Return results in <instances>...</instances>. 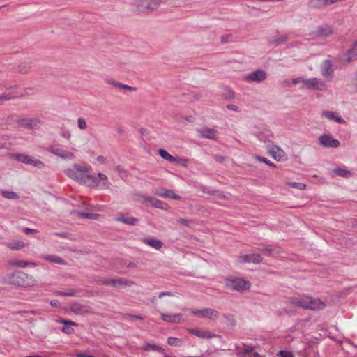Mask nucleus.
<instances>
[{
  "label": "nucleus",
  "mask_w": 357,
  "mask_h": 357,
  "mask_svg": "<svg viewBox=\"0 0 357 357\" xmlns=\"http://www.w3.org/2000/svg\"><path fill=\"white\" fill-rule=\"evenodd\" d=\"M91 172L92 167L90 165L78 163H75L64 170L68 177L88 187L95 183Z\"/></svg>",
  "instance_id": "obj_1"
},
{
  "label": "nucleus",
  "mask_w": 357,
  "mask_h": 357,
  "mask_svg": "<svg viewBox=\"0 0 357 357\" xmlns=\"http://www.w3.org/2000/svg\"><path fill=\"white\" fill-rule=\"evenodd\" d=\"M162 3V0H132L130 8L135 15H148L156 12Z\"/></svg>",
  "instance_id": "obj_2"
},
{
  "label": "nucleus",
  "mask_w": 357,
  "mask_h": 357,
  "mask_svg": "<svg viewBox=\"0 0 357 357\" xmlns=\"http://www.w3.org/2000/svg\"><path fill=\"white\" fill-rule=\"evenodd\" d=\"M8 282L10 285L28 289L37 284V280L32 275L28 274L22 271H15L8 275Z\"/></svg>",
  "instance_id": "obj_3"
},
{
  "label": "nucleus",
  "mask_w": 357,
  "mask_h": 357,
  "mask_svg": "<svg viewBox=\"0 0 357 357\" xmlns=\"http://www.w3.org/2000/svg\"><path fill=\"white\" fill-rule=\"evenodd\" d=\"M289 302L294 307L311 310H321L326 307V304L320 299L307 296L291 297Z\"/></svg>",
  "instance_id": "obj_4"
},
{
  "label": "nucleus",
  "mask_w": 357,
  "mask_h": 357,
  "mask_svg": "<svg viewBox=\"0 0 357 357\" xmlns=\"http://www.w3.org/2000/svg\"><path fill=\"white\" fill-rule=\"evenodd\" d=\"M222 283L225 289L240 293L249 290L251 286L250 281L235 276L222 278Z\"/></svg>",
  "instance_id": "obj_5"
},
{
  "label": "nucleus",
  "mask_w": 357,
  "mask_h": 357,
  "mask_svg": "<svg viewBox=\"0 0 357 357\" xmlns=\"http://www.w3.org/2000/svg\"><path fill=\"white\" fill-rule=\"evenodd\" d=\"M265 148L268 153L276 161L281 162L287 160V155L281 147L273 144H267Z\"/></svg>",
  "instance_id": "obj_6"
},
{
  "label": "nucleus",
  "mask_w": 357,
  "mask_h": 357,
  "mask_svg": "<svg viewBox=\"0 0 357 357\" xmlns=\"http://www.w3.org/2000/svg\"><path fill=\"white\" fill-rule=\"evenodd\" d=\"M190 313L199 318H206L211 320H215L219 317V312L212 308H192L190 310Z\"/></svg>",
  "instance_id": "obj_7"
},
{
  "label": "nucleus",
  "mask_w": 357,
  "mask_h": 357,
  "mask_svg": "<svg viewBox=\"0 0 357 357\" xmlns=\"http://www.w3.org/2000/svg\"><path fill=\"white\" fill-rule=\"evenodd\" d=\"M302 89L324 91L327 89V85L321 79L312 77L304 82V86H302Z\"/></svg>",
  "instance_id": "obj_8"
},
{
  "label": "nucleus",
  "mask_w": 357,
  "mask_h": 357,
  "mask_svg": "<svg viewBox=\"0 0 357 357\" xmlns=\"http://www.w3.org/2000/svg\"><path fill=\"white\" fill-rule=\"evenodd\" d=\"M94 185H89L90 188H99L101 190H110L112 183L109 181L107 176L103 173H98V176L93 175Z\"/></svg>",
  "instance_id": "obj_9"
},
{
  "label": "nucleus",
  "mask_w": 357,
  "mask_h": 357,
  "mask_svg": "<svg viewBox=\"0 0 357 357\" xmlns=\"http://www.w3.org/2000/svg\"><path fill=\"white\" fill-rule=\"evenodd\" d=\"M197 132L199 138L215 140L219 137V132L213 128L204 126L197 129Z\"/></svg>",
  "instance_id": "obj_10"
},
{
  "label": "nucleus",
  "mask_w": 357,
  "mask_h": 357,
  "mask_svg": "<svg viewBox=\"0 0 357 357\" xmlns=\"http://www.w3.org/2000/svg\"><path fill=\"white\" fill-rule=\"evenodd\" d=\"M318 141L319 144L325 148H337L340 146L339 140L334 139L330 134L320 135Z\"/></svg>",
  "instance_id": "obj_11"
},
{
  "label": "nucleus",
  "mask_w": 357,
  "mask_h": 357,
  "mask_svg": "<svg viewBox=\"0 0 357 357\" xmlns=\"http://www.w3.org/2000/svg\"><path fill=\"white\" fill-rule=\"evenodd\" d=\"M334 30L332 26L325 24L317 27L312 33L316 38L324 39L332 36Z\"/></svg>",
  "instance_id": "obj_12"
},
{
  "label": "nucleus",
  "mask_w": 357,
  "mask_h": 357,
  "mask_svg": "<svg viewBox=\"0 0 357 357\" xmlns=\"http://www.w3.org/2000/svg\"><path fill=\"white\" fill-rule=\"evenodd\" d=\"M48 151L64 160H73L75 158V155L73 152L65 150L59 146H52L49 147Z\"/></svg>",
  "instance_id": "obj_13"
},
{
  "label": "nucleus",
  "mask_w": 357,
  "mask_h": 357,
  "mask_svg": "<svg viewBox=\"0 0 357 357\" xmlns=\"http://www.w3.org/2000/svg\"><path fill=\"white\" fill-rule=\"evenodd\" d=\"M267 77L266 73L263 70H257L246 74L243 77V79L246 82H261Z\"/></svg>",
  "instance_id": "obj_14"
},
{
  "label": "nucleus",
  "mask_w": 357,
  "mask_h": 357,
  "mask_svg": "<svg viewBox=\"0 0 357 357\" xmlns=\"http://www.w3.org/2000/svg\"><path fill=\"white\" fill-rule=\"evenodd\" d=\"M161 319L170 324H181L185 321L183 314L181 313H162Z\"/></svg>",
  "instance_id": "obj_15"
},
{
  "label": "nucleus",
  "mask_w": 357,
  "mask_h": 357,
  "mask_svg": "<svg viewBox=\"0 0 357 357\" xmlns=\"http://www.w3.org/2000/svg\"><path fill=\"white\" fill-rule=\"evenodd\" d=\"M22 96V93L18 91L16 86L8 89L3 94L0 95V103L11 99L17 98Z\"/></svg>",
  "instance_id": "obj_16"
},
{
  "label": "nucleus",
  "mask_w": 357,
  "mask_h": 357,
  "mask_svg": "<svg viewBox=\"0 0 357 357\" xmlns=\"http://www.w3.org/2000/svg\"><path fill=\"white\" fill-rule=\"evenodd\" d=\"M237 261L240 264L244 263H255L259 264L261 262L262 257L259 254H248V255H241L238 257Z\"/></svg>",
  "instance_id": "obj_17"
},
{
  "label": "nucleus",
  "mask_w": 357,
  "mask_h": 357,
  "mask_svg": "<svg viewBox=\"0 0 357 357\" xmlns=\"http://www.w3.org/2000/svg\"><path fill=\"white\" fill-rule=\"evenodd\" d=\"M188 331L190 334L202 339L220 337L219 335L201 328H191Z\"/></svg>",
  "instance_id": "obj_18"
},
{
  "label": "nucleus",
  "mask_w": 357,
  "mask_h": 357,
  "mask_svg": "<svg viewBox=\"0 0 357 357\" xmlns=\"http://www.w3.org/2000/svg\"><path fill=\"white\" fill-rule=\"evenodd\" d=\"M143 203L148 204L153 207L166 211L170 208L167 204L151 197H146L144 199Z\"/></svg>",
  "instance_id": "obj_19"
},
{
  "label": "nucleus",
  "mask_w": 357,
  "mask_h": 357,
  "mask_svg": "<svg viewBox=\"0 0 357 357\" xmlns=\"http://www.w3.org/2000/svg\"><path fill=\"white\" fill-rule=\"evenodd\" d=\"M332 63L329 60L323 61L321 66V73L325 78H331L333 77Z\"/></svg>",
  "instance_id": "obj_20"
},
{
  "label": "nucleus",
  "mask_w": 357,
  "mask_h": 357,
  "mask_svg": "<svg viewBox=\"0 0 357 357\" xmlns=\"http://www.w3.org/2000/svg\"><path fill=\"white\" fill-rule=\"evenodd\" d=\"M26 244L21 241L14 239L6 243V246L13 251L22 250L26 247Z\"/></svg>",
  "instance_id": "obj_21"
},
{
  "label": "nucleus",
  "mask_w": 357,
  "mask_h": 357,
  "mask_svg": "<svg viewBox=\"0 0 357 357\" xmlns=\"http://www.w3.org/2000/svg\"><path fill=\"white\" fill-rule=\"evenodd\" d=\"M142 242L148 246L157 250H160L163 246V243L161 241L153 237L145 238L142 239Z\"/></svg>",
  "instance_id": "obj_22"
},
{
  "label": "nucleus",
  "mask_w": 357,
  "mask_h": 357,
  "mask_svg": "<svg viewBox=\"0 0 357 357\" xmlns=\"http://www.w3.org/2000/svg\"><path fill=\"white\" fill-rule=\"evenodd\" d=\"M70 310L74 313L80 314H89L91 312V309L89 306L77 303L71 305Z\"/></svg>",
  "instance_id": "obj_23"
},
{
  "label": "nucleus",
  "mask_w": 357,
  "mask_h": 357,
  "mask_svg": "<svg viewBox=\"0 0 357 357\" xmlns=\"http://www.w3.org/2000/svg\"><path fill=\"white\" fill-rule=\"evenodd\" d=\"M115 220L130 225H136L139 222L138 219L126 214H121L115 218Z\"/></svg>",
  "instance_id": "obj_24"
},
{
  "label": "nucleus",
  "mask_w": 357,
  "mask_h": 357,
  "mask_svg": "<svg viewBox=\"0 0 357 357\" xmlns=\"http://www.w3.org/2000/svg\"><path fill=\"white\" fill-rule=\"evenodd\" d=\"M357 59V43L342 57V61L348 63Z\"/></svg>",
  "instance_id": "obj_25"
},
{
  "label": "nucleus",
  "mask_w": 357,
  "mask_h": 357,
  "mask_svg": "<svg viewBox=\"0 0 357 357\" xmlns=\"http://www.w3.org/2000/svg\"><path fill=\"white\" fill-rule=\"evenodd\" d=\"M331 176L333 177L340 176L347 178L352 176V173L351 171L345 168L337 167L331 171Z\"/></svg>",
  "instance_id": "obj_26"
},
{
  "label": "nucleus",
  "mask_w": 357,
  "mask_h": 357,
  "mask_svg": "<svg viewBox=\"0 0 357 357\" xmlns=\"http://www.w3.org/2000/svg\"><path fill=\"white\" fill-rule=\"evenodd\" d=\"M321 116L328 120L335 121L340 123H344L345 121L340 116L337 115V113L332 111H323Z\"/></svg>",
  "instance_id": "obj_27"
},
{
  "label": "nucleus",
  "mask_w": 357,
  "mask_h": 357,
  "mask_svg": "<svg viewBox=\"0 0 357 357\" xmlns=\"http://www.w3.org/2000/svg\"><path fill=\"white\" fill-rule=\"evenodd\" d=\"M40 257L45 261H48L50 263H54L62 265L66 264L65 261L62 258L56 255L45 254L42 255Z\"/></svg>",
  "instance_id": "obj_28"
},
{
  "label": "nucleus",
  "mask_w": 357,
  "mask_h": 357,
  "mask_svg": "<svg viewBox=\"0 0 357 357\" xmlns=\"http://www.w3.org/2000/svg\"><path fill=\"white\" fill-rule=\"evenodd\" d=\"M156 195L161 197L170 198L175 200H179L181 199V196L176 195L173 190H162L160 192H157Z\"/></svg>",
  "instance_id": "obj_29"
},
{
  "label": "nucleus",
  "mask_w": 357,
  "mask_h": 357,
  "mask_svg": "<svg viewBox=\"0 0 357 357\" xmlns=\"http://www.w3.org/2000/svg\"><path fill=\"white\" fill-rule=\"evenodd\" d=\"M58 321L64 324V326L62 328V331L66 334L73 333L74 328H73V326H75L77 325L75 322L71 321H66L65 319H60Z\"/></svg>",
  "instance_id": "obj_30"
},
{
  "label": "nucleus",
  "mask_w": 357,
  "mask_h": 357,
  "mask_svg": "<svg viewBox=\"0 0 357 357\" xmlns=\"http://www.w3.org/2000/svg\"><path fill=\"white\" fill-rule=\"evenodd\" d=\"M289 40L287 34L277 35L270 40V44L274 46H278L285 43Z\"/></svg>",
  "instance_id": "obj_31"
},
{
  "label": "nucleus",
  "mask_w": 357,
  "mask_h": 357,
  "mask_svg": "<svg viewBox=\"0 0 357 357\" xmlns=\"http://www.w3.org/2000/svg\"><path fill=\"white\" fill-rule=\"evenodd\" d=\"M10 264L19 268H26L28 266L36 267L37 264L33 261H26L24 260H14L10 262Z\"/></svg>",
  "instance_id": "obj_32"
},
{
  "label": "nucleus",
  "mask_w": 357,
  "mask_h": 357,
  "mask_svg": "<svg viewBox=\"0 0 357 357\" xmlns=\"http://www.w3.org/2000/svg\"><path fill=\"white\" fill-rule=\"evenodd\" d=\"M333 3L334 0H310V5L314 8H323Z\"/></svg>",
  "instance_id": "obj_33"
},
{
  "label": "nucleus",
  "mask_w": 357,
  "mask_h": 357,
  "mask_svg": "<svg viewBox=\"0 0 357 357\" xmlns=\"http://www.w3.org/2000/svg\"><path fill=\"white\" fill-rule=\"evenodd\" d=\"M141 349L144 351H154L160 354H165V350L162 349L160 346L151 344V343H144Z\"/></svg>",
  "instance_id": "obj_34"
},
{
  "label": "nucleus",
  "mask_w": 357,
  "mask_h": 357,
  "mask_svg": "<svg viewBox=\"0 0 357 357\" xmlns=\"http://www.w3.org/2000/svg\"><path fill=\"white\" fill-rule=\"evenodd\" d=\"M74 213L79 218H86L89 220H98L100 215L92 213H83L79 211H75Z\"/></svg>",
  "instance_id": "obj_35"
},
{
  "label": "nucleus",
  "mask_w": 357,
  "mask_h": 357,
  "mask_svg": "<svg viewBox=\"0 0 357 357\" xmlns=\"http://www.w3.org/2000/svg\"><path fill=\"white\" fill-rule=\"evenodd\" d=\"M26 165H30L38 169H43L45 167V163L39 159L31 155L29 159V162Z\"/></svg>",
  "instance_id": "obj_36"
},
{
  "label": "nucleus",
  "mask_w": 357,
  "mask_h": 357,
  "mask_svg": "<svg viewBox=\"0 0 357 357\" xmlns=\"http://www.w3.org/2000/svg\"><path fill=\"white\" fill-rule=\"evenodd\" d=\"M135 284V282L131 280H128L124 278H116V287L123 288L125 287H131Z\"/></svg>",
  "instance_id": "obj_37"
},
{
  "label": "nucleus",
  "mask_w": 357,
  "mask_h": 357,
  "mask_svg": "<svg viewBox=\"0 0 357 357\" xmlns=\"http://www.w3.org/2000/svg\"><path fill=\"white\" fill-rule=\"evenodd\" d=\"M158 154L162 158L169 162H174L176 160V157L172 156L169 152L162 149L158 150Z\"/></svg>",
  "instance_id": "obj_38"
},
{
  "label": "nucleus",
  "mask_w": 357,
  "mask_h": 357,
  "mask_svg": "<svg viewBox=\"0 0 357 357\" xmlns=\"http://www.w3.org/2000/svg\"><path fill=\"white\" fill-rule=\"evenodd\" d=\"M31 157L29 155L24 154V153H17L13 154L12 155V158L15 159L20 162L27 164L29 162V159Z\"/></svg>",
  "instance_id": "obj_39"
},
{
  "label": "nucleus",
  "mask_w": 357,
  "mask_h": 357,
  "mask_svg": "<svg viewBox=\"0 0 357 357\" xmlns=\"http://www.w3.org/2000/svg\"><path fill=\"white\" fill-rule=\"evenodd\" d=\"M1 195L7 199H17L19 198L18 195L14 191L1 190Z\"/></svg>",
  "instance_id": "obj_40"
},
{
  "label": "nucleus",
  "mask_w": 357,
  "mask_h": 357,
  "mask_svg": "<svg viewBox=\"0 0 357 357\" xmlns=\"http://www.w3.org/2000/svg\"><path fill=\"white\" fill-rule=\"evenodd\" d=\"M116 278L103 279L98 281L100 284L110 285L116 287Z\"/></svg>",
  "instance_id": "obj_41"
},
{
  "label": "nucleus",
  "mask_w": 357,
  "mask_h": 357,
  "mask_svg": "<svg viewBox=\"0 0 357 357\" xmlns=\"http://www.w3.org/2000/svg\"><path fill=\"white\" fill-rule=\"evenodd\" d=\"M254 158L255 160H258L259 162H264L269 167H271L273 168H275L276 167L275 164H274L273 162H272L271 161H270L269 160H268L266 158L259 156V155H255Z\"/></svg>",
  "instance_id": "obj_42"
},
{
  "label": "nucleus",
  "mask_w": 357,
  "mask_h": 357,
  "mask_svg": "<svg viewBox=\"0 0 357 357\" xmlns=\"http://www.w3.org/2000/svg\"><path fill=\"white\" fill-rule=\"evenodd\" d=\"M167 343L171 346H181L183 343L182 340L179 338L170 337L167 339Z\"/></svg>",
  "instance_id": "obj_43"
},
{
  "label": "nucleus",
  "mask_w": 357,
  "mask_h": 357,
  "mask_svg": "<svg viewBox=\"0 0 357 357\" xmlns=\"http://www.w3.org/2000/svg\"><path fill=\"white\" fill-rule=\"evenodd\" d=\"M287 185L293 188H296V189H299V190H305L306 189V185L301 183L287 182Z\"/></svg>",
  "instance_id": "obj_44"
},
{
  "label": "nucleus",
  "mask_w": 357,
  "mask_h": 357,
  "mask_svg": "<svg viewBox=\"0 0 357 357\" xmlns=\"http://www.w3.org/2000/svg\"><path fill=\"white\" fill-rule=\"evenodd\" d=\"M77 126L80 130H85L87 128L86 121L83 117H79L77 119Z\"/></svg>",
  "instance_id": "obj_45"
},
{
  "label": "nucleus",
  "mask_w": 357,
  "mask_h": 357,
  "mask_svg": "<svg viewBox=\"0 0 357 357\" xmlns=\"http://www.w3.org/2000/svg\"><path fill=\"white\" fill-rule=\"evenodd\" d=\"M31 122H29V128L36 129L38 128L40 125V121L38 119H31Z\"/></svg>",
  "instance_id": "obj_46"
},
{
  "label": "nucleus",
  "mask_w": 357,
  "mask_h": 357,
  "mask_svg": "<svg viewBox=\"0 0 357 357\" xmlns=\"http://www.w3.org/2000/svg\"><path fill=\"white\" fill-rule=\"evenodd\" d=\"M116 172L119 173L121 177L126 176L127 172L125 170L123 167L118 165L116 168Z\"/></svg>",
  "instance_id": "obj_47"
},
{
  "label": "nucleus",
  "mask_w": 357,
  "mask_h": 357,
  "mask_svg": "<svg viewBox=\"0 0 357 357\" xmlns=\"http://www.w3.org/2000/svg\"><path fill=\"white\" fill-rule=\"evenodd\" d=\"M176 160L174 162L181 164L183 167H187L188 165L189 161L188 159L181 158L179 157H176Z\"/></svg>",
  "instance_id": "obj_48"
},
{
  "label": "nucleus",
  "mask_w": 357,
  "mask_h": 357,
  "mask_svg": "<svg viewBox=\"0 0 357 357\" xmlns=\"http://www.w3.org/2000/svg\"><path fill=\"white\" fill-rule=\"evenodd\" d=\"M107 84H109V85L112 86L113 88L116 89H119V86H120V84L121 83L119 82H116V80L114 79H108L107 81Z\"/></svg>",
  "instance_id": "obj_49"
},
{
  "label": "nucleus",
  "mask_w": 357,
  "mask_h": 357,
  "mask_svg": "<svg viewBox=\"0 0 357 357\" xmlns=\"http://www.w3.org/2000/svg\"><path fill=\"white\" fill-rule=\"evenodd\" d=\"M261 250L265 254H271L273 251V248L271 245H266L261 248Z\"/></svg>",
  "instance_id": "obj_50"
},
{
  "label": "nucleus",
  "mask_w": 357,
  "mask_h": 357,
  "mask_svg": "<svg viewBox=\"0 0 357 357\" xmlns=\"http://www.w3.org/2000/svg\"><path fill=\"white\" fill-rule=\"evenodd\" d=\"M306 80H307V79H305L304 77H298V78L294 79L292 80V83H293V84H295V85L298 84L299 83H301L303 84L302 86H304V82L306 81Z\"/></svg>",
  "instance_id": "obj_51"
},
{
  "label": "nucleus",
  "mask_w": 357,
  "mask_h": 357,
  "mask_svg": "<svg viewBox=\"0 0 357 357\" xmlns=\"http://www.w3.org/2000/svg\"><path fill=\"white\" fill-rule=\"evenodd\" d=\"M29 122H31V119H23L20 121V124L23 127L29 128Z\"/></svg>",
  "instance_id": "obj_52"
},
{
  "label": "nucleus",
  "mask_w": 357,
  "mask_h": 357,
  "mask_svg": "<svg viewBox=\"0 0 357 357\" xmlns=\"http://www.w3.org/2000/svg\"><path fill=\"white\" fill-rule=\"evenodd\" d=\"M119 89H124V90H128L130 92L132 91H134L135 90V88L132 87V86H130L128 85H126V84H122L121 83L120 84V86H119Z\"/></svg>",
  "instance_id": "obj_53"
},
{
  "label": "nucleus",
  "mask_w": 357,
  "mask_h": 357,
  "mask_svg": "<svg viewBox=\"0 0 357 357\" xmlns=\"http://www.w3.org/2000/svg\"><path fill=\"white\" fill-rule=\"evenodd\" d=\"M279 354L281 357H294L292 353L289 351H280Z\"/></svg>",
  "instance_id": "obj_54"
},
{
  "label": "nucleus",
  "mask_w": 357,
  "mask_h": 357,
  "mask_svg": "<svg viewBox=\"0 0 357 357\" xmlns=\"http://www.w3.org/2000/svg\"><path fill=\"white\" fill-rule=\"evenodd\" d=\"M59 294L61 296H71L75 295V291L70 290L67 292H59Z\"/></svg>",
  "instance_id": "obj_55"
},
{
  "label": "nucleus",
  "mask_w": 357,
  "mask_h": 357,
  "mask_svg": "<svg viewBox=\"0 0 357 357\" xmlns=\"http://www.w3.org/2000/svg\"><path fill=\"white\" fill-rule=\"evenodd\" d=\"M24 231L27 235L31 234H35L37 232V231L36 229H31V228H25L24 229Z\"/></svg>",
  "instance_id": "obj_56"
},
{
  "label": "nucleus",
  "mask_w": 357,
  "mask_h": 357,
  "mask_svg": "<svg viewBox=\"0 0 357 357\" xmlns=\"http://www.w3.org/2000/svg\"><path fill=\"white\" fill-rule=\"evenodd\" d=\"M97 161L100 164H105L107 162V160L104 156L99 155L97 157Z\"/></svg>",
  "instance_id": "obj_57"
},
{
  "label": "nucleus",
  "mask_w": 357,
  "mask_h": 357,
  "mask_svg": "<svg viewBox=\"0 0 357 357\" xmlns=\"http://www.w3.org/2000/svg\"><path fill=\"white\" fill-rule=\"evenodd\" d=\"M61 137L69 139L71 137V134L69 131H64L61 134Z\"/></svg>",
  "instance_id": "obj_58"
},
{
  "label": "nucleus",
  "mask_w": 357,
  "mask_h": 357,
  "mask_svg": "<svg viewBox=\"0 0 357 357\" xmlns=\"http://www.w3.org/2000/svg\"><path fill=\"white\" fill-rule=\"evenodd\" d=\"M50 305H51L52 307H60L59 303V301H56V300L51 301V302H50Z\"/></svg>",
  "instance_id": "obj_59"
},
{
  "label": "nucleus",
  "mask_w": 357,
  "mask_h": 357,
  "mask_svg": "<svg viewBox=\"0 0 357 357\" xmlns=\"http://www.w3.org/2000/svg\"><path fill=\"white\" fill-rule=\"evenodd\" d=\"M227 107L230 110L238 111V107L235 105H228Z\"/></svg>",
  "instance_id": "obj_60"
},
{
  "label": "nucleus",
  "mask_w": 357,
  "mask_h": 357,
  "mask_svg": "<svg viewBox=\"0 0 357 357\" xmlns=\"http://www.w3.org/2000/svg\"><path fill=\"white\" fill-rule=\"evenodd\" d=\"M76 357H94V356H92V355H87V354H82V353H79V354H77L75 355Z\"/></svg>",
  "instance_id": "obj_61"
},
{
  "label": "nucleus",
  "mask_w": 357,
  "mask_h": 357,
  "mask_svg": "<svg viewBox=\"0 0 357 357\" xmlns=\"http://www.w3.org/2000/svg\"><path fill=\"white\" fill-rule=\"evenodd\" d=\"M178 222L184 225H188V221L185 219H180L178 220Z\"/></svg>",
  "instance_id": "obj_62"
},
{
  "label": "nucleus",
  "mask_w": 357,
  "mask_h": 357,
  "mask_svg": "<svg viewBox=\"0 0 357 357\" xmlns=\"http://www.w3.org/2000/svg\"><path fill=\"white\" fill-rule=\"evenodd\" d=\"M166 295H167V296H172V294H171V293H170V292H168V291H167V292H162V293H160V294H159V298H162L163 296H166Z\"/></svg>",
  "instance_id": "obj_63"
},
{
  "label": "nucleus",
  "mask_w": 357,
  "mask_h": 357,
  "mask_svg": "<svg viewBox=\"0 0 357 357\" xmlns=\"http://www.w3.org/2000/svg\"><path fill=\"white\" fill-rule=\"evenodd\" d=\"M217 197H218V198L224 199V198H225V195H223V194H222V193H221V192H218V193L217 194Z\"/></svg>",
  "instance_id": "obj_64"
}]
</instances>
